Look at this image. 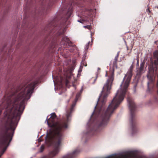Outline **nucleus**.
<instances>
[{
    "instance_id": "obj_6",
    "label": "nucleus",
    "mask_w": 158,
    "mask_h": 158,
    "mask_svg": "<svg viewBox=\"0 0 158 158\" xmlns=\"http://www.w3.org/2000/svg\"><path fill=\"white\" fill-rule=\"evenodd\" d=\"M127 102L129 104V107L130 108L131 111V109L135 107V105L134 102L132 100L129 98H128L127 99Z\"/></svg>"
},
{
    "instance_id": "obj_1",
    "label": "nucleus",
    "mask_w": 158,
    "mask_h": 158,
    "mask_svg": "<svg viewBox=\"0 0 158 158\" xmlns=\"http://www.w3.org/2000/svg\"><path fill=\"white\" fill-rule=\"evenodd\" d=\"M37 83V81H34L27 85L20 87L18 89L19 93L17 96L13 101L8 104L5 112L8 117L6 124V126L8 127V129H13L15 124L13 120L15 114L23 108L25 101L30 98Z\"/></svg>"
},
{
    "instance_id": "obj_12",
    "label": "nucleus",
    "mask_w": 158,
    "mask_h": 158,
    "mask_svg": "<svg viewBox=\"0 0 158 158\" xmlns=\"http://www.w3.org/2000/svg\"><path fill=\"white\" fill-rule=\"evenodd\" d=\"M118 55H119V53H118L117 56L115 58V60L116 61L118 59Z\"/></svg>"
},
{
    "instance_id": "obj_9",
    "label": "nucleus",
    "mask_w": 158,
    "mask_h": 158,
    "mask_svg": "<svg viewBox=\"0 0 158 158\" xmlns=\"http://www.w3.org/2000/svg\"><path fill=\"white\" fill-rule=\"evenodd\" d=\"M63 40L64 41L66 42L67 43L69 42V38L66 37H64L63 38Z\"/></svg>"
},
{
    "instance_id": "obj_5",
    "label": "nucleus",
    "mask_w": 158,
    "mask_h": 158,
    "mask_svg": "<svg viewBox=\"0 0 158 158\" xmlns=\"http://www.w3.org/2000/svg\"><path fill=\"white\" fill-rule=\"evenodd\" d=\"M11 135L10 134L8 135H7L4 137V139L3 142V144L4 146H5L7 144L8 141L11 140Z\"/></svg>"
},
{
    "instance_id": "obj_20",
    "label": "nucleus",
    "mask_w": 158,
    "mask_h": 158,
    "mask_svg": "<svg viewBox=\"0 0 158 158\" xmlns=\"http://www.w3.org/2000/svg\"><path fill=\"white\" fill-rule=\"evenodd\" d=\"M96 80V79H94V80L95 81Z\"/></svg>"
},
{
    "instance_id": "obj_14",
    "label": "nucleus",
    "mask_w": 158,
    "mask_h": 158,
    "mask_svg": "<svg viewBox=\"0 0 158 158\" xmlns=\"http://www.w3.org/2000/svg\"><path fill=\"white\" fill-rule=\"evenodd\" d=\"M6 148L3 151V153H2V155L4 152L6 150Z\"/></svg>"
},
{
    "instance_id": "obj_15",
    "label": "nucleus",
    "mask_w": 158,
    "mask_h": 158,
    "mask_svg": "<svg viewBox=\"0 0 158 158\" xmlns=\"http://www.w3.org/2000/svg\"><path fill=\"white\" fill-rule=\"evenodd\" d=\"M70 74H69V77H68V76H66V77H67V78H70L69 76H70Z\"/></svg>"
},
{
    "instance_id": "obj_21",
    "label": "nucleus",
    "mask_w": 158,
    "mask_h": 158,
    "mask_svg": "<svg viewBox=\"0 0 158 158\" xmlns=\"http://www.w3.org/2000/svg\"><path fill=\"white\" fill-rule=\"evenodd\" d=\"M1 155H0V157L1 156Z\"/></svg>"
},
{
    "instance_id": "obj_22",
    "label": "nucleus",
    "mask_w": 158,
    "mask_h": 158,
    "mask_svg": "<svg viewBox=\"0 0 158 158\" xmlns=\"http://www.w3.org/2000/svg\"><path fill=\"white\" fill-rule=\"evenodd\" d=\"M157 7L158 8V7Z\"/></svg>"
},
{
    "instance_id": "obj_8",
    "label": "nucleus",
    "mask_w": 158,
    "mask_h": 158,
    "mask_svg": "<svg viewBox=\"0 0 158 158\" xmlns=\"http://www.w3.org/2000/svg\"><path fill=\"white\" fill-rule=\"evenodd\" d=\"M154 56L156 59V60L155 61V63L156 64H158L156 61H158V51H155L153 53Z\"/></svg>"
},
{
    "instance_id": "obj_2",
    "label": "nucleus",
    "mask_w": 158,
    "mask_h": 158,
    "mask_svg": "<svg viewBox=\"0 0 158 158\" xmlns=\"http://www.w3.org/2000/svg\"><path fill=\"white\" fill-rule=\"evenodd\" d=\"M56 117L55 113H52L50 119L47 120L48 126L54 128L53 130L50 131L49 133L47 134L46 137V140H48L49 141H51L53 138L55 139L53 145L55 149L50 153V156L51 157H53L58 153L59 148L61 144L63 138L61 129L63 127H67V125L66 124L62 125L59 123L55 124L54 123V119Z\"/></svg>"
},
{
    "instance_id": "obj_18",
    "label": "nucleus",
    "mask_w": 158,
    "mask_h": 158,
    "mask_svg": "<svg viewBox=\"0 0 158 158\" xmlns=\"http://www.w3.org/2000/svg\"><path fill=\"white\" fill-rule=\"evenodd\" d=\"M67 118H68L69 116L68 115H67Z\"/></svg>"
},
{
    "instance_id": "obj_7",
    "label": "nucleus",
    "mask_w": 158,
    "mask_h": 158,
    "mask_svg": "<svg viewBox=\"0 0 158 158\" xmlns=\"http://www.w3.org/2000/svg\"><path fill=\"white\" fill-rule=\"evenodd\" d=\"M79 152L78 151H75L73 153L68 154L65 157L66 158H72Z\"/></svg>"
},
{
    "instance_id": "obj_17",
    "label": "nucleus",
    "mask_w": 158,
    "mask_h": 158,
    "mask_svg": "<svg viewBox=\"0 0 158 158\" xmlns=\"http://www.w3.org/2000/svg\"><path fill=\"white\" fill-rule=\"evenodd\" d=\"M96 106H96L95 107V109H94V111H95V109H96Z\"/></svg>"
},
{
    "instance_id": "obj_11",
    "label": "nucleus",
    "mask_w": 158,
    "mask_h": 158,
    "mask_svg": "<svg viewBox=\"0 0 158 158\" xmlns=\"http://www.w3.org/2000/svg\"><path fill=\"white\" fill-rule=\"evenodd\" d=\"M84 27L85 28H87L88 29H90V26L89 25H87L86 26H84Z\"/></svg>"
},
{
    "instance_id": "obj_10",
    "label": "nucleus",
    "mask_w": 158,
    "mask_h": 158,
    "mask_svg": "<svg viewBox=\"0 0 158 158\" xmlns=\"http://www.w3.org/2000/svg\"><path fill=\"white\" fill-rule=\"evenodd\" d=\"M89 43H90V42H89L87 43V44L85 45V50H87L88 49V47H89Z\"/></svg>"
},
{
    "instance_id": "obj_3",
    "label": "nucleus",
    "mask_w": 158,
    "mask_h": 158,
    "mask_svg": "<svg viewBox=\"0 0 158 158\" xmlns=\"http://www.w3.org/2000/svg\"><path fill=\"white\" fill-rule=\"evenodd\" d=\"M133 69V66L132 65L130 67L131 70L128 72L125 75L120 85V88L117 91L115 97L114 98L106 110L105 113V118H106L109 117L114 110L118 106L120 103L123 100L132 76Z\"/></svg>"
},
{
    "instance_id": "obj_4",
    "label": "nucleus",
    "mask_w": 158,
    "mask_h": 158,
    "mask_svg": "<svg viewBox=\"0 0 158 158\" xmlns=\"http://www.w3.org/2000/svg\"><path fill=\"white\" fill-rule=\"evenodd\" d=\"M110 75L104 85L102 91L99 97L98 101L99 100L101 99L102 98L105 99L110 93L111 85L114 79V70H112L110 71Z\"/></svg>"
},
{
    "instance_id": "obj_19",
    "label": "nucleus",
    "mask_w": 158,
    "mask_h": 158,
    "mask_svg": "<svg viewBox=\"0 0 158 158\" xmlns=\"http://www.w3.org/2000/svg\"><path fill=\"white\" fill-rule=\"evenodd\" d=\"M107 76V73H106V76Z\"/></svg>"
},
{
    "instance_id": "obj_13",
    "label": "nucleus",
    "mask_w": 158,
    "mask_h": 158,
    "mask_svg": "<svg viewBox=\"0 0 158 158\" xmlns=\"http://www.w3.org/2000/svg\"><path fill=\"white\" fill-rule=\"evenodd\" d=\"M44 147L43 145L41 146L40 148V149L41 150V152H42L44 149Z\"/></svg>"
},
{
    "instance_id": "obj_16",
    "label": "nucleus",
    "mask_w": 158,
    "mask_h": 158,
    "mask_svg": "<svg viewBox=\"0 0 158 158\" xmlns=\"http://www.w3.org/2000/svg\"><path fill=\"white\" fill-rule=\"evenodd\" d=\"M68 80H66V83L67 84L68 83Z\"/></svg>"
}]
</instances>
